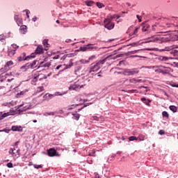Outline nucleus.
I'll use <instances>...</instances> for the list:
<instances>
[{
	"label": "nucleus",
	"instance_id": "nucleus-40",
	"mask_svg": "<svg viewBox=\"0 0 178 178\" xmlns=\"http://www.w3.org/2000/svg\"><path fill=\"white\" fill-rule=\"evenodd\" d=\"M168 57H165V56H160L159 57V60H163V61H166V60H168Z\"/></svg>",
	"mask_w": 178,
	"mask_h": 178
},
{
	"label": "nucleus",
	"instance_id": "nucleus-23",
	"mask_svg": "<svg viewBox=\"0 0 178 178\" xmlns=\"http://www.w3.org/2000/svg\"><path fill=\"white\" fill-rule=\"evenodd\" d=\"M20 31L23 33V34H24V33H26V31H27V26H22L20 27Z\"/></svg>",
	"mask_w": 178,
	"mask_h": 178
},
{
	"label": "nucleus",
	"instance_id": "nucleus-19",
	"mask_svg": "<svg viewBox=\"0 0 178 178\" xmlns=\"http://www.w3.org/2000/svg\"><path fill=\"white\" fill-rule=\"evenodd\" d=\"M16 54V50H13V49H11V50H9L8 51V56H10V58H12V56H14V55Z\"/></svg>",
	"mask_w": 178,
	"mask_h": 178
},
{
	"label": "nucleus",
	"instance_id": "nucleus-61",
	"mask_svg": "<svg viewBox=\"0 0 178 178\" xmlns=\"http://www.w3.org/2000/svg\"><path fill=\"white\" fill-rule=\"evenodd\" d=\"M17 145H19V141H17V142L15 143L14 147H15L16 148H17Z\"/></svg>",
	"mask_w": 178,
	"mask_h": 178
},
{
	"label": "nucleus",
	"instance_id": "nucleus-45",
	"mask_svg": "<svg viewBox=\"0 0 178 178\" xmlns=\"http://www.w3.org/2000/svg\"><path fill=\"white\" fill-rule=\"evenodd\" d=\"M67 58V57L66 54H65L64 56H63L60 58V60H61L60 62H61V63H62V62L65 61Z\"/></svg>",
	"mask_w": 178,
	"mask_h": 178
},
{
	"label": "nucleus",
	"instance_id": "nucleus-52",
	"mask_svg": "<svg viewBox=\"0 0 178 178\" xmlns=\"http://www.w3.org/2000/svg\"><path fill=\"white\" fill-rule=\"evenodd\" d=\"M151 102V100H149V99H147L144 104H145V105H147V106H149V103Z\"/></svg>",
	"mask_w": 178,
	"mask_h": 178
},
{
	"label": "nucleus",
	"instance_id": "nucleus-64",
	"mask_svg": "<svg viewBox=\"0 0 178 178\" xmlns=\"http://www.w3.org/2000/svg\"><path fill=\"white\" fill-rule=\"evenodd\" d=\"M65 42H72V40H70V39H67V40H65Z\"/></svg>",
	"mask_w": 178,
	"mask_h": 178
},
{
	"label": "nucleus",
	"instance_id": "nucleus-5",
	"mask_svg": "<svg viewBox=\"0 0 178 178\" xmlns=\"http://www.w3.org/2000/svg\"><path fill=\"white\" fill-rule=\"evenodd\" d=\"M47 155L49 156H60V154H59L55 148H50L47 149Z\"/></svg>",
	"mask_w": 178,
	"mask_h": 178
},
{
	"label": "nucleus",
	"instance_id": "nucleus-15",
	"mask_svg": "<svg viewBox=\"0 0 178 178\" xmlns=\"http://www.w3.org/2000/svg\"><path fill=\"white\" fill-rule=\"evenodd\" d=\"M141 81H143V79H136V78L129 79V83L133 84H137V83H141Z\"/></svg>",
	"mask_w": 178,
	"mask_h": 178
},
{
	"label": "nucleus",
	"instance_id": "nucleus-2",
	"mask_svg": "<svg viewBox=\"0 0 178 178\" xmlns=\"http://www.w3.org/2000/svg\"><path fill=\"white\" fill-rule=\"evenodd\" d=\"M101 69V67L99 66V64L96 63H92L89 68V73L91 74H94L95 73H97L98 70Z\"/></svg>",
	"mask_w": 178,
	"mask_h": 178
},
{
	"label": "nucleus",
	"instance_id": "nucleus-30",
	"mask_svg": "<svg viewBox=\"0 0 178 178\" xmlns=\"http://www.w3.org/2000/svg\"><path fill=\"white\" fill-rule=\"evenodd\" d=\"M89 156H97L95 155V149H92L88 154Z\"/></svg>",
	"mask_w": 178,
	"mask_h": 178
},
{
	"label": "nucleus",
	"instance_id": "nucleus-13",
	"mask_svg": "<svg viewBox=\"0 0 178 178\" xmlns=\"http://www.w3.org/2000/svg\"><path fill=\"white\" fill-rule=\"evenodd\" d=\"M92 118L93 119V120H96L97 122H104V120H105V119L104 118V116L101 115L100 117H97V115H93L92 117Z\"/></svg>",
	"mask_w": 178,
	"mask_h": 178
},
{
	"label": "nucleus",
	"instance_id": "nucleus-1",
	"mask_svg": "<svg viewBox=\"0 0 178 178\" xmlns=\"http://www.w3.org/2000/svg\"><path fill=\"white\" fill-rule=\"evenodd\" d=\"M148 41L147 42H156L157 44H162V42H168L170 41L169 38L166 37H163L161 38V36L159 35H154L150 38H148Z\"/></svg>",
	"mask_w": 178,
	"mask_h": 178
},
{
	"label": "nucleus",
	"instance_id": "nucleus-49",
	"mask_svg": "<svg viewBox=\"0 0 178 178\" xmlns=\"http://www.w3.org/2000/svg\"><path fill=\"white\" fill-rule=\"evenodd\" d=\"M166 26L168 28L171 27L172 29H173V27H175V24H169V23H168V24H166Z\"/></svg>",
	"mask_w": 178,
	"mask_h": 178
},
{
	"label": "nucleus",
	"instance_id": "nucleus-22",
	"mask_svg": "<svg viewBox=\"0 0 178 178\" xmlns=\"http://www.w3.org/2000/svg\"><path fill=\"white\" fill-rule=\"evenodd\" d=\"M10 115H12L10 112L5 113L0 117V119H4V118H7V116H10Z\"/></svg>",
	"mask_w": 178,
	"mask_h": 178
},
{
	"label": "nucleus",
	"instance_id": "nucleus-63",
	"mask_svg": "<svg viewBox=\"0 0 178 178\" xmlns=\"http://www.w3.org/2000/svg\"><path fill=\"white\" fill-rule=\"evenodd\" d=\"M140 101H142L143 102H144V101H145V102L147 101V99H146L145 97H142V98L140 99Z\"/></svg>",
	"mask_w": 178,
	"mask_h": 178
},
{
	"label": "nucleus",
	"instance_id": "nucleus-14",
	"mask_svg": "<svg viewBox=\"0 0 178 178\" xmlns=\"http://www.w3.org/2000/svg\"><path fill=\"white\" fill-rule=\"evenodd\" d=\"M88 49H90V51L98 49V47L95 46V44H88L87 45Z\"/></svg>",
	"mask_w": 178,
	"mask_h": 178
},
{
	"label": "nucleus",
	"instance_id": "nucleus-16",
	"mask_svg": "<svg viewBox=\"0 0 178 178\" xmlns=\"http://www.w3.org/2000/svg\"><path fill=\"white\" fill-rule=\"evenodd\" d=\"M43 45L45 47V51H48V49L49 48L50 45L48 44V40L44 39L42 42Z\"/></svg>",
	"mask_w": 178,
	"mask_h": 178
},
{
	"label": "nucleus",
	"instance_id": "nucleus-51",
	"mask_svg": "<svg viewBox=\"0 0 178 178\" xmlns=\"http://www.w3.org/2000/svg\"><path fill=\"white\" fill-rule=\"evenodd\" d=\"M94 4V1H88L87 3H86V5L88 6H91L92 5H93Z\"/></svg>",
	"mask_w": 178,
	"mask_h": 178
},
{
	"label": "nucleus",
	"instance_id": "nucleus-41",
	"mask_svg": "<svg viewBox=\"0 0 178 178\" xmlns=\"http://www.w3.org/2000/svg\"><path fill=\"white\" fill-rule=\"evenodd\" d=\"M31 106H24L22 111H28V109H31Z\"/></svg>",
	"mask_w": 178,
	"mask_h": 178
},
{
	"label": "nucleus",
	"instance_id": "nucleus-54",
	"mask_svg": "<svg viewBox=\"0 0 178 178\" xmlns=\"http://www.w3.org/2000/svg\"><path fill=\"white\" fill-rule=\"evenodd\" d=\"M159 134H160V136H163V134H165V131L164 130H160L159 131Z\"/></svg>",
	"mask_w": 178,
	"mask_h": 178
},
{
	"label": "nucleus",
	"instance_id": "nucleus-24",
	"mask_svg": "<svg viewBox=\"0 0 178 178\" xmlns=\"http://www.w3.org/2000/svg\"><path fill=\"white\" fill-rule=\"evenodd\" d=\"M97 59V56L95 55L91 56L88 58L89 63L90 62H92V60H95Z\"/></svg>",
	"mask_w": 178,
	"mask_h": 178
},
{
	"label": "nucleus",
	"instance_id": "nucleus-39",
	"mask_svg": "<svg viewBox=\"0 0 178 178\" xmlns=\"http://www.w3.org/2000/svg\"><path fill=\"white\" fill-rule=\"evenodd\" d=\"M162 115L163 118H169V113H168V112L166 111H163Z\"/></svg>",
	"mask_w": 178,
	"mask_h": 178
},
{
	"label": "nucleus",
	"instance_id": "nucleus-25",
	"mask_svg": "<svg viewBox=\"0 0 178 178\" xmlns=\"http://www.w3.org/2000/svg\"><path fill=\"white\" fill-rule=\"evenodd\" d=\"M80 63H82L83 65H86L87 63H90V60H85V59H81L79 60Z\"/></svg>",
	"mask_w": 178,
	"mask_h": 178
},
{
	"label": "nucleus",
	"instance_id": "nucleus-42",
	"mask_svg": "<svg viewBox=\"0 0 178 178\" xmlns=\"http://www.w3.org/2000/svg\"><path fill=\"white\" fill-rule=\"evenodd\" d=\"M140 141H144V139L145 138V136L144 135H139V137H138Z\"/></svg>",
	"mask_w": 178,
	"mask_h": 178
},
{
	"label": "nucleus",
	"instance_id": "nucleus-50",
	"mask_svg": "<svg viewBox=\"0 0 178 178\" xmlns=\"http://www.w3.org/2000/svg\"><path fill=\"white\" fill-rule=\"evenodd\" d=\"M45 115H47L48 116H54L55 112L46 113Z\"/></svg>",
	"mask_w": 178,
	"mask_h": 178
},
{
	"label": "nucleus",
	"instance_id": "nucleus-46",
	"mask_svg": "<svg viewBox=\"0 0 178 178\" xmlns=\"http://www.w3.org/2000/svg\"><path fill=\"white\" fill-rule=\"evenodd\" d=\"M12 47H13V51H16V49H17V48H19V46H17V44H12Z\"/></svg>",
	"mask_w": 178,
	"mask_h": 178
},
{
	"label": "nucleus",
	"instance_id": "nucleus-53",
	"mask_svg": "<svg viewBox=\"0 0 178 178\" xmlns=\"http://www.w3.org/2000/svg\"><path fill=\"white\" fill-rule=\"evenodd\" d=\"M129 45H130L131 47H137L138 45V42H133Z\"/></svg>",
	"mask_w": 178,
	"mask_h": 178
},
{
	"label": "nucleus",
	"instance_id": "nucleus-27",
	"mask_svg": "<svg viewBox=\"0 0 178 178\" xmlns=\"http://www.w3.org/2000/svg\"><path fill=\"white\" fill-rule=\"evenodd\" d=\"M138 51L140 50H134V51H128L127 53V55H134V54H137V52H138Z\"/></svg>",
	"mask_w": 178,
	"mask_h": 178
},
{
	"label": "nucleus",
	"instance_id": "nucleus-33",
	"mask_svg": "<svg viewBox=\"0 0 178 178\" xmlns=\"http://www.w3.org/2000/svg\"><path fill=\"white\" fill-rule=\"evenodd\" d=\"M73 119H74V120H79V119H80V114H74Z\"/></svg>",
	"mask_w": 178,
	"mask_h": 178
},
{
	"label": "nucleus",
	"instance_id": "nucleus-62",
	"mask_svg": "<svg viewBox=\"0 0 178 178\" xmlns=\"http://www.w3.org/2000/svg\"><path fill=\"white\" fill-rule=\"evenodd\" d=\"M134 35H136L134 34V32L129 34V36L131 37V38H134Z\"/></svg>",
	"mask_w": 178,
	"mask_h": 178
},
{
	"label": "nucleus",
	"instance_id": "nucleus-31",
	"mask_svg": "<svg viewBox=\"0 0 178 178\" xmlns=\"http://www.w3.org/2000/svg\"><path fill=\"white\" fill-rule=\"evenodd\" d=\"M129 141H137V140H138V138L136 136H131L129 138Z\"/></svg>",
	"mask_w": 178,
	"mask_h": 178
},
{
	"label": "nucleus",
	"instance_id": "nucleus-34",
	"mask_svg": "<svg viewBox=\"0 0 178 178\" xmlns=\"http://www.w3.org/2000/svg\"><path fill=\"white\" fill-rule=\"evenodd\" d=\"M31 69H34V67H36L37 66H35L37 65V61L33 60L32 63H31Z\"/></svg>",
	"mask_w": 178,
	"mask_h": 178
},
{
	"label": "nucleus",
	"instance_id": "nucleus-21",
	"mask_svg": "<svg viewBox=\"0 0 178 178\" xmlns=\"http://www.w3.org/2000/svg\"><path fill=\"white\" fill-rule=\"evenodd\" d=\"M43 63H44V62H41V63H40V66H41L42 67H49V66H51V63H46L44 64V65H43Z\"/></svg>",
	"mask_w": 178,
	"mask_h": 178
},
{
	"label": "nucleus",
	"instance_id": "nucleus-38",
	"mask_svg": "<svg viewBox=\"0 0 178 178\" xmlns=\"http://www.w3.org/2000/svg\"><path fill=\"white\" fill-rule=\"evenodd\" d=\"M22 67H26V69H31V63H27L25 66H23Z\"/></svg>",
	"mask_w": 178,
	"mask_h": 178
},
{
	"label": "nucleus",
	"instance_id": "nucleus-56",
	"mask_svg": "<svg viewBox=\"0 0 178 178\" xmlns=\"http://www.w3.org/2000/svg\"><path fill=\"white\" fill-rule=\"evenodd\" d=\"M7 166L8 168H13V164L12 163H7Z\"/></svg>",
	"mask_w": 178,
	"mask_h": 178
},
{
	"label": "nucleus",
	"instance_id": "nucleus-10",
	"mask_svg": "<svg viewBox=\"0 0 178 178\" xmlns=\"http://www.w3.org/2000/svg\"><path fill=\"white\" fill-rule=\"evenodd\" d=\"M14 19L18 26L23 24V19L19 15H15Z\"/></svg>",
	"mask_w": 178,
	"mask_h": 178
},
{
	"label": "nucleus",
	"instance_id": "nucleus-4",
	"mask_svg": "<svg viewBox=\"0 0 178 178\" xmlns=\"http://www.w3.org/2000/svg\"><path fill=\"white\" fill-rule=\"evenodd\" d=\"M104 23L105 24V29H107L108 30H112V29L115 27V24L112 22V19L109 18H106L104 21Z\"/></svg>",
	"mask_w": 178,
	"mask_h": 178
},
{
	"label": "nucleus",
	"instance_id": "nucleus-12",
	"mask_svg": "<svg viewBox=\"0 0 178 178\" xmlns=\"http://www.w3.org/2000/svg\"><path fill=\"white\" fill-rule=\"evenodd\" d=\"M170 67H167L165 70H159V73H162V74H169L170 73Z\"/></svg>",
	"mask_w": 178,
	"mask_h": 178
},
{
	"label": "nucleus",
	"instance_id": "nucleus-11",
	"mask_svg": "<svg viewBox=\"0 0 178 178\" xmlns=\"http://www.w3.org/2000/svg\"><path fill=\"white\" fill-rule=\"evenodd\" d=\"M33 54H34L35 56V54L38 55V54H44V48L42 47V46L39 45L36 48L35 51Z\"/></svg>",
	"mask_w": 178,
	"mask_h": 178
},
{
	"label": "nucleus",
	"instance_id": "nucleus-47",
	"mask_svg": "<svg viewBox=\"0 0 178 178\" xmlns=\"http://www.w3.org/2000/svg\"><path fill=\"white\" fill-rule=\"evenodd\" d=\"M81 51H83V52H86V51H88V48H87V45L83 47L80 48Z\"/></svg>",
	"mask_w": 178,
	"mask_h": 178
},
{
	"label": "nucleus",
	"instance_id": "nucleus-55",
	"mask_svg": "<svg viewBox=\"0 0 178 178\" xmlns=\"http://www.w3.org/2000/svg\"><path fill=\"white\" fill-rule=\"evenodd\" d=\"M137 33H138V28H136V29L134 31V35H137Z\"/></svg>",
	"mask_w": 178,
	"mask_h": 178
},
{
	"label": "nucleus",
	"instance_id": "nucleus-17",
	"mask_svg": "<svg viewBox=\"0 0 178 178\" xmlns=\"http://www.w3.org/2000/svg\"><path fill=\"white\" fill-rule=\"evenodd\" d=\"M13 131H22V127L19 126H13L11 128Z\"/></svg>",
	"mask_w": 178,
	"mask_h": 178
},
{
	"label": "nucleus",
	"instance_id": "nucleus-28",
	"mask_svg": "<svg viewBox=\"0 0 178 178\" xmlns=\"http://www.w3.org/2000/svg\"><path fill=\"white\" fill-rule=\"evenodd\" d=\"M171 55H173V56H177L178 55V51L177 50H172L170 51Z\"/></svg>",
	"mask_w": 178,
	"mask_h": 178
},
{
	"label": "nucleus",
	"instance_id": "nucleus-9",
	"mask_svg": "<svg viewBox=\"0 0 178 178\" xmlns=\"http://www.w3.org/2000/svg\"><path fill=\"white\" fill-rule=\"evenodd\" d=\"M108 59H116V57L112 58V55H110L106 57L104 59L100 60L99 62H97V64H99V66L100 67V68L102 67V65H104L105 62L108 60Z\"/></svg>",
	"mask_w": 178,
	"mask_h": 178
},
{
	"label": "nucleus",
	"instance_id": "nucleus-29",
	"mask_svg": "<svg viewBox=\"0 0 178 178\" xmlns=\"http://www.w3.org/2000/svg\"><path fill=\"white\" fill-rule=\"evenodd\" d=\"M148 29H149V25L146 24L143 26L142 31H147L148 30Z\"/></svg>",
	"mask_w": 178,
	"mask_h": 178
},
{
	"label": "nucleus",
	"instance_id": "nucleus-32",
	"mask_svg": "<svg viewBox=\"0 0 178 178\" xmlns=\"http://www.w3.org/2000/svg\"><path fill=\"white\" fill-rule=\"evenodd\" d=\"M173 49V46L165 47L163 51H172Z\"/></svg>",
	"mask_w": 178,
	"mask_h": 178
},
{
	"label": "nucleus",
	"instance_id": "nucleus-37",
	"mask_svg": "<svg viewBox=\"0 0 178 178\" xmlns=\"http://www.w3.org/2000/svg\"><path fill=\"white\" fill-rule=\"evenodd\" d=\"M26 92H29V90L26 89L25 90H22L19 93H18L17 95H24Z\"/></svg>",
	"mask_w": 178,
	"mask_h": 178
},
{
	"label": "nucleus",
	"instance_id": "nucleus-59",
	"mask_svg": "<svg viewBox=\"0 0 178 178\" xmlns=\"http://www.w3.org/2000/svg\"><path fill=\"white\" fill-rule=\"evenodd\" d=\"M137 19H138L139 23H141V17L136 15Z\"/></svg>",
	"mask_w": 178,
	"mask_h": 178
},
{
	"label": "nucleus",
	"instance_id": "nucleus-60",
	"mask_svg": "<svg viewBox=\"0 0 178 178\" xmlns=\"http://www.w3.org/2000/svg\"><path fill=\"white\" fill-rule=\"evenodd\" d=\"M54 95H56V96H58V95H63V94L60 93L59 92H56Z\"/></svg>",
	"mask_w": 178,
	"mask_h": 178
},
{
	"label": "nucleus",
	"instance_id": "nucleus-44",
	"mask_svg": "<svg viewBox=\"0 0 178 178\" xmlns=\"http://www.w3.org/2000/svg\"><path fill=\"white\" fill-rule=\"evenodd\" d=\"M9 154H10L11 155H13V156H15V152L13 150V148H10L9 149Z\"/></svg>",
	"mask_w": 178,
	"mask_h": 178
},
{
	"label": "nucleus",
	"instance_id": "nucleus-3",
	"mask_svg": "<svg viewBox=\"0 0 178 178\" xmlns=\"http://www.w3.org/2000/svg\"><path fill=\"white\" fill-rule=\"evenodd\" d=\"M31 58H35L34 53H32L30 56H26V53H22L18 58V62H23V60H29Z\"/></svg>",
	"mask_w": 178,
	"mask_h": 178
},
{
	"label": "nucleus",
	"instance_id": "nucleus-7",
	"mask_svg": "<svg viewBox=\"0 0 178 178\" xmlns=\"http://www.w3.org/2000/svg\"><path fill=\"white\" fill-rule=\"evenodd\" d=\"M38 79L39 80H42V79H47V75L40 74L35 76L31 81V84H33V86H35V84H37V81H38Z\"/></svg>",
	"mask_w": 178,
	"mask_h": 178
},
{
	"label": "nucleus",
	"instance_id": "nucleus-20",
	"mask_svg": "<svg viewBox=\"0 0 178 178\" xmlns=\"http://www.w3.org/2000/svg\"><path fill=\"white\" fill-rule=\"evenodd\" d=\"M12 65H13V61L10 60L7 62L4 67V69H6V70H8V69H9V66H12Z\"/></svg>",
	"mask_w": 178,
	"mask_h": 178
},
{
	"label": "nucleus",
	"instance_id": "nucleus-8",
	"mask_svg": "<svg viewBox=\"0 0 178 178\" xmlns=\"http://www.w3.org/2000/svg\"><path fill=\"white\" fill-rule=\"evenodd\" d=\"M80 88H83V85L80 86L77 83L71 84L69 87L70 91H79Z\"/></svg>",
	"mask_w": 178,
	"mask_h": 178
},
{
	"label": "nucleus",
	"instance_id": "nucleus-35",
	"mask_svg": "<svg viewBox=\"0 0 178 178\" xmlns=\"http://www.w3.org/2000/svg\"><path fill=\"white\" fill-rule=\"evenodd\" d=\"M116 17H117V19H120V16L114 15L111 16L109 19L111 20H113V19H116Z\"/></svg>",
	"mask_w": 178,
	"mask_h": 178
},
{
	"label": "nucleus",
	"instance_id": "nucleus-48",
	"mask_svg": "<svg viewBox=\"0 0 178 178\" xmlns=\"http://www.w3.org/2000/svg\"><path fill=\"white\" fill-rule=\"evenodd\" d=\"M97 6L98 7V8H104V6H104V4H102V3H99V2H97Z\"/></svg>",
	"mask_w": 178,
	"mask_h": 178
},
{
	"label": "nucleus",
	"instance_id": "nucleus-26",
	"mask_svg": "<svg viewBox=\"0 0 178 178\" xmlns=\"http://www.w3.org/2000/svg\"><path fill=\"white\" fill-rule=\"evenodd\" d=\"M170 109L172 111V112H177V107L175 106H170Z\"/></svg>",
	"mask_w": 178,
	"mask_h": 178
},
{
	"label": "nucleus",
	"instance_id": "nucleus-18",
	"mask_svg": "<svg viewBox=\"0 0 178 178\" xmlns=\"http://www.w3.org/2000/svg\"><path fill=\"white\" fill-rule=\"evenodd\" d=\"M72 60H70L71 63L70 65L64 64V66H65V67L63 70H61L60 72H63V70H66L67 69H70V67H72V66H73V63H72Z\"/></svg>",
	"mask_w": 178,
	"mask_h": 178
},
{
	"label": "nucleus",
	"instance_id": "nucleus-57",
	"mask_svg": "<svg viewBox=\"0 0 178 178\" xmlns=\"http://www.w3.org/2000/svg\"><path fill=\"white\" fill-rule=\"evenodd\" d=\"M71 106H72L71 108H68L69 111H71V109L74 108V107H75V106H77V105H76V104H72Z\"/></svg>",
	"mask_w": 178,
	"mask_h": 178
},
{
	"label": "nucleus",
	"instance_id": "nucleus-6",
	"mask_svg": "<svg viewBox=\"0 0 178 178\" xmlns=\"http://www.w3.org/2000/svg\"><path fill=\"white\" fill-rule=\"evenodd\" d=\"M138 70H136V69H131V70H124V74H125V76H134V74H137V73H138Z\"/></svg>",
	"mask_w": 178,
	"mask_h": 178
},
{
	"label": "nucleus",
	"instance_id": "nucleus-43",
	"mask_svg": "<svg viewBox=\"0 0 178 178\" xmlns=\"http://www.w3.org/2000/svg\"><path fill=\"white\" fill-rule=\"evenodd\" d=\"M33 167L35 168V169H41V168H42V165L34 164Z\"/></svg>",
	"mask_w": 178,
	"mask_h": 178
},
{
	"label": "nucleus",
	"instance_id": "nucleus-36",
	"mask_svg": "<svg viewBox=\"0 0 178 178\" xmlns=\"http://www.w3.org/2000/svg\"><path fill=\"white\" fill-rule=\"evenodd\" d=\"M67 58H73L74 56H76V54L75 53H71V54H65Z\"/></svg>",
	"mask_w": 178,
	"mask_h": 178
},
{
	"label": "nucleus",
	"instance_id": "nucleus-58",
	"mask_svg": "<svg viewBox=\"0 0 178 178\" xmlns=\"http://www.w3.org/2000/svg\"><path fill=\"white\" fill-rule=\"evenodd\" d=\"M38 89H39V91H40V92L44 91V87H43V86H40V87L38 88Z\"/></svg>",
	"mask_w": 178,
	"mask_h": 178
}]
</instances>
